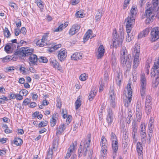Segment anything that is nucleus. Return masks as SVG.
<instances>
[{
    "mask_svg": "<svg viewBox=\"0 0 159 159\" xmlns=\"http://www.w3.org/2000/svg\"><path fill=\"white\" fill-rule=\"evenodd\" d=\"M137 12V9L133 6L130 10L129 16L125 20L127 28H131L133 25L134 23L136 15Z\"/></svg>",
    "mask_w": 159,
    "mask_h": 159,
    "instance_id": "nucleus-1",
    "label": "nucleus"
},
{
    "mask_svg": "<svg viewBox=\"0 0 159 159\" xmlns=\"http://www.w3.org/2000/svg\"><path fill=\"white\" fill-rule=\"evenodd\" d=\"M31 51L28 48H21L18 51L16 52L12 56H11L13 61H16L17 59L20 57H26L31 53Z\"/></svg>",
    "mask_w": 159,
    "mask_h": 159,
    "instance_id": "nucleus-2",
    "label": "nucleus"
},
{
    "mask_svg": "<svg viewBox=\"0 0 159 159\" xmlns=\"http://www.w3.org/2000/svg\"><path fill=\"white\" fill-rule=\"evenodd\" d=\"M90 145V140H82L78 149V156H81L83 154L84 156L87 155V151L89 150L88 148Z\"/></svg>",
    "mask_w": 159,
    "mask_h": 159,
    "instance_id": "nucleus-3",
    "label": "nucleus"
},
{
    "mask_svg": "<svg viewBox=\"0 0 159 159\" xmlns=\"http://www.w3.org/2000/svg\"><path fill=\"white\" fill-rule=\"evenodd\" d=\"M140 51V47L138 44H136L134 46L133 49V55L134 58L133 65V71L135 72V69L138 67L139 64V56Z\"/></svg>",
    "mask_w": 159,
    "mask_h": 159,
    "instance_id": "nucleus-4",
    "label": "nucleus"
},
{
    "mask_svg": "<svg viewBox=\"0 0 159 159\" xmlns=\"http://www.w3.org/2000/svg\"><path fill=\"white\" fill-rule=\"evenodd\" d=\"M124 39L123 34L120 32L119 34H117L116 30H114L113 33V44L114 47L117 48L121 46Z\"/></svg>",
    "mask_w": 159,
    "mask_h": 159,
    "instance_id": "nucleus-5",
    "label": "nucleus"
},
{
    "mask_svg": "<svg viewBox=\"0 0 159 159\" xmlns=\"http://www.w3.org/2000/svg\"><path fill=\"white\" fill-rule=\"evenodd\" d=\"M128 94L126 96L125 98L124 99V102L125 107H128L130 104L132 100V89L131 88V84H129L127 85Z\"/></svg>",
    "mask_w": 159,
    "mask_h": 159,
    "instance_id": "nucleus-6",
    "label": "nucleus"
},
{
    "mask_svg": "<svg viewBox=\"0 0 159 159\" xmlns=\"http://www.w3.org/2000/svg\"><path fill=\"white\" fill-rule=\"evenodd\" d=\"M121 63L125 68H126V71H129L131 66V60L129 57H121Z\"/></svg>",
    "mask_w": 159,
    "mask_h": 159,
    "instance_id": "nucleus-7",
    "label": "nucleus"
},
{
    "mask_svg": "<svg viewBox=\"0 0 159 159\" xmlns=\"http://www.w3.org/2000/svg\"><path fill=\"white\" fill-rule=\"evenodd\" d=\"M159 68V57L158 59L156 60L154 62V65L152 67V71L151 72L152 75L155 76L156 79L159 78V69L157 70Z\"/></svg>",
    "mask_w": 159,
    "mask_h": 159,
    "instance_id": "nucleus-8",
    "label": "nucleus"
},
{
    "mask_svg": "<svg viewBox=\"0 0 159 159\" xmlns=\"http://www.w3.org/2000/svg\"><path fill=\"white\" fill-rule=\"evenodd\" d=\"M151 41L154 42L159 38V28L155 27L152 29L151 32Z\"/></svg>",
    "mask_w": 159,
    "mask_h": 159,
    "instance_id": "nucleus-9",
    "label": "nucleus"
},
{
    "mask_svg": "<svg viewBox=\"0 0 159 159\" xmlns=\"http://www.w3.org/2000/svg\"><path fill=\"white\" fill-rule=\"evenodd\" d=\"M107 115L106 120L108 126H111L114 120V115L112 109L109 108L107 109Z\"/></svg>",
    "mask_w": 159,
    "mask_h": 159,
    "instance_id": "nucleus-10",
    "label": "nucleus"
},
{
    "mask_svg": "<svg viewBox=\"0 0 159 159\" xmlns=\"http://www.w3.org/2000/svg\"><path fill=\"white\" fill-rule=\"evenodd\" d=\"M48 34H45L43 35L41 41L39 40L37 42V45L41 47L46 46L47 44V38L48 37Z\"/></svg>",
    "mask_w": 159,
    "mask_h": 159,
    "instance_id": "nucleus-11",
    "label": "nucleus"
},
{
    "mask_svg": "<svg viewBox=\"0 0 159 159\" xmlns=\"http://www.w3.org/2000/svg\"><path fill=\"white\" fill-rule=\"evenodd\" d=\"M30 50H31V53L30 54V55H28L26 56H30L29 59L30 61L29 63L30 64H33L35 65L37 61L38 60V58H37V56L35 54H32V53L33 52V50H32L30 48H28Z\"/></svg>",
    "mask_w": 159,
    "mask_h": 159,
    "instance_id": "nucleus-12",
    "label": "nucleus"
},
{
    "mask_svg": "<svg viewBox=\"0 0 159 159\" xmlns=\"http://www.w3.org/2000/svg\"><path fill=\"white\" fill-rule=\"evenodd\" d=\"M57 56L58 59L60 61H64L67 56V52L66 49H61L59 52Z\"/></svg>",
    "mask_w": 159,
    "mask_h": 159,
    "instance_id": "nucleus-13",
    "label": "nucleus"
},
{
    "mask_svg": "<svg viewBox=\"0 0 159 159\" xmlns=\"http://www.w3.org/2000/svg\"><path fill=\"white\" fill-rule=\"evenodd\" d=\"M80 28V26L77 24L73 25L70 30L69 34L71 35L75 34L79 31Z\"/></svg>",
    "mask_w": 159,
    "mask_h": 159,
    "instance_id": "nucleus-14",
    "label": "nucleus"
},
{
    "mask_svg": "<svg viewBox=\"0 0 159 159\" xmlns=\"http://www.w3.org/2000/svg\"><path fill=\"white\" fill-rule=\"evenodd\" d=\"M157 11L154 10L152 7H151L146 11V16H151V18L152 19V18H154L155 17V14L154 13L157 12Z\"/></svg>",
    "mask_w": 159,
    "mask_h": 159,
    "instance_id": "nucleus-15",
    "label": "nucleus"
},
{
    "mask_svg": "<svg viewBox=\"0 0 159 159\" xmlns=\"http://www.w3.org/2000/svg\"><path fill=\"white\" fill-rule=\"evenodd\" d=\"M137 150L138 153L139 159H143V147L140 142H138L137 144Z\"/></svg>",
    "mask_w": 159,
    "mask_h": 159,
    "instance_id": "nucleus-16",
    "label": "nucleus"
},
{
    "mask_svg": "<svg viewBox=\"0 0 159 159\" xmlns=\"http://www.w3.org/2000/svg\"><path fill=\"white\" fill-rule=\"evenodd\" d=\"M83 54L82 53L76 52L73 54L71 56V60H77L81 59L83 57Z\"/></svg>",
    "mask_w": 159,
    "mask_h": 159,
    "instance_id": "nucleus-17",
    "label": "nucleus"
},
{
    "mask_svg": "<svg viewBox=\"0 0 159 159\" xmlns=\"http://www.w3.org/2000/svg\"><path fill=\"white\" fill-rule=\"evenodd\" d=\"M132 27L133 26H131V28H127L126 26V31L128 34L127 36L126 37V41L128 42H130L131 40L133 38V35L131 34V33L130 34V33L131 31Z\"/></svg>",
    "mask_w": 159,
    "mask_h": 159,
    "instance_id": "nucleus-18",
    "label": "nucleus"
},
{
    "mask_svg": "<svg viewBox=\"0 0 159 159\" xmlns=\"http://www.w3.org/2000/svg\"><path fill=\"white\" fill-rule=\"evenodd\" d=\"M58 118V115L57 113H55L53 115L52 120L50 121V125L52 127H54L56 125Z\"/></svg>",
    "mask_w": 159,
    "mask_h": 159,
    "instance_id": "nucleus-19",
    "label": "nucleus"
},
{
    "mask_svg": "<svg viewBox=\"0 0 159 159\" xmlns=\"http://www.w3.org/2000/svg\"><path fill=\"white\" fill-rule=\"evenodd\" d=\"M140 86L146 87V79L145 75L143 73L141 74L140 75Z\"/></svg>",
    "mask_w": 159,
    "mask_h": 159,
    "instance_id": "nucleus-20",
    "label": "nucleus"
},
{
    "mask_svg": "<svg viewBox=\"0 0 159 159\" xmlns=\"http://www.w3.org/2000/svg\"><path fill=\"white\" fill-rule=\"evenodd\" d=\"M98 54L97 57L98 59L102 57L104 53V48L102 45H101L99 47L98 49Z\"/></svg>",
    "mask_w": 159,
    "mask_h": 159,
    "instance_id": "nucleus-21",
    "label": "nucleus"
},
{
    "mask_svg": "<svg viewBox=\"0 0 159 159\" xmlns=\"http://www.w3.org/2000/svg\"><path fill=\"white\" fill-rule=\"evenodd\" d=\"M61 45L60 44H56L55 43H50V53L57 50L61 48Z\"/></svg>",
    "mask_w": 159,
    "mask_h": 159,
    "instance_id": "nucleus-22",
    "label": "nucleus"
},
{
    "mask_svg": "<svg viewBox=\"0 0 159 159\" xmlns=\"http://www.w3.org/2000/svg\"><path fill=\"white\" fill-rule=\"evenodd\" d=\"M68 127L67 124H63L60 125L59 127L58 130L57 131V134H61L62 133L66 128Z\"/></svg>",
    "mask_w": 159,
    "mask_h": 159,
    "instance_id": "nucleus-23",
    "label": "nucleus"
},
{
    "mask_svg": "<svg viewBox=\"0 0 159 159\" xmlns=\"http://www.w3.org/2000/svg\"><path fill=\"white\" fill-rule=\"evenodd\" d=\"M152 8L156 11H159V0H152Z\"/></svg>",
    "mask_w": 159,
    "mask_h": 159,
    "instance_id": "nucleus-24",
    "label": "nucleus"
},
{
    "mask_svg": "<svg viewBox=\"0 0 159 159\" xmlns=\"http://www.w3.org/2000/svg\"><path fill=\"white\" fill-rule=\"evenodd\" d=\"M149 31V28H147L145 29L139 34L138 35V38H141L143 37H145L148 34Z\"/></svg>",
    "mask_w": 159,
    "mask_h": 159,
    "instance_id": "nucleus-25",
    "label": "nucleus"
},
{
    "mask_svg": "<svg viewBox=\"0 0 159 159\" xmlns=\"http://www.w3.org/2000/svg\"><path fill=\"white\" fill-rule=\"evenodd\" d=\"M75 149V146L73 143L72 145H71L68 149V151L67 153L66 158H68L70 156V153L73 152Z\"/></svg>",
    "mask_w": 159,
    "mask_h": 159,
    "instance_id": "nucleus-26",
    "label": "nucleus"
},
{
    "mask_svg": "<svg viewBox=\"0 0 159 159\" xmlns=\"http://www.w3.org/2000/svg\"><path fill=\"white\" fill-rule=\"evenodd\" d=\"M136 112H142V107L141 103L140 101H138L136 105Z\"/></svg>",
    "mask_w": 159,
    "mask_h": 159,
    "instance_id": "nucleus-27",
    "label": "nucleus"
},
{
    "mask_svg": "<svg viewBox=\"0 0 159 159\" xmlns=\"http://www.w3.org/2000/svg\"><path fill=\"white\" fill-rule=\"evenodd\" d=\"M121 54L122 55V57H128V53L126 50V48L125 47H123L120 51Z\"/></svg>",
    "mask_w": 159,
    "mask_h": 159,
    "instance_id": "nucleus-28",
    "label": "nucleus"
},
{
    "mask_svg": "<svg viewBox=\"0 0 159 159\" xmlns=\"http://www.w3.org/2000/svg\"><path fill=\"white\" fill-rule=\"evenodd\" d=\"M116 79V84L120 86L121 84V81L122 80L121 74L117 73Z\"/></svg>",
    "mask_w": 159,
    "mask_h": 159,
    "instance_id": "nucleus-29",
    "label": "nucleus"
},
{
    "mask_svg": "<svg viewBox=\"0 0 159 159\" xmlns=\"http://www.w3.org/2000/svg\"><path fill=\"white\" fill-rule=\"evenodd\" d=\"M140 93L143 99L144 98L145 93L146 91V87L140 86Z\"/></svg>",
    "mask_w": 159,
    "mask_h": 159,
    "instance_id": "nucleus-30",
    "label": "nucleus"
},
{
    "mask_svg": "<svg viewBox=\"0 0 159 159\" xmlns=\"http://www.w3.org/2000/svg\"><path fill=\"white\" fill-rule=\"evenodd\" d=\"M68 25L67 23H64V25L62 24L60 25L54 31V32H58L61 31L63 29L66 28Z\"/></svg>",
    "mask_w": 159,
    "mask_h": 159,
    "instance_id": "nucleus-31",
    "label": "nucleus"
},
{
    "mask_svg": "<svg viewBox=\"0 0 159 159\" xmlns=\"http://www.w3.org/2000/svg\"><path fill=\"white\" fill-rule=\"evenodd\" d=\"M102 144V147L103 148H107V141L106 139L104 136H102L101 141V145Z\"/></svg>",
    "mask_w": 159,
    "mask_h": 159,
    "instance_id": "nucleus-32",
    "label": "nucleus"
},
{
    "mask_svg": "<svg viewBox=\"0 0 159 159\" xmlns=\"http://www.w3.org/2000/svg\"><path fill=\"white\" fill-rule=\"evenodd\" d=\"M14 141V144L17 146L20 145L23 143L22 140L18 138H15Z\"/></svg>",
    "mask_w": 159,
    "mask_h": 159,
    "instance_id": "nucleus-33",
    "label": "nucleus"
},
{
    "mask_svg": "<svg viewBox=\"0 0 159 159\" xmlns=\"http://www.w3.org/2000/svg\"><path fill=\"white\" fill-rule=\"evenodd\" d=\"M112 147L113 152H117L118 150V143L117 141L112 142Z\"/></svg>",
    "mask_w": 159,
    "mask_h": 159,
    "instance_id": "nucleus-34",
    "label": "nucleus"
},
{
    "mask_svg": "<svg viewBox=\"0 0 159 159\" xmlns=\"http://www.w3.org/2000/svg\"><path fill=\"white\" fill-rule=\"evenodd\" d=\"M96 94V92H95V90H92L90 94L88 96V99L89 100L92 101L94 97L95 96Z\"/></svg>",
    "mask_w": 159,
    "mask_h": 159,
    "instance_id": "nucleus-35",
    "label": "nucleus"
},
{
    "mask_svg": "<svg viewBox=\"0 0 159 159\" xmlns=\"http://www.w3.org/2000/svg\"><path fill=\"white\" fill-rule=\"evenodd\" d=\"M58 144L57 141L56 139L54 140L52 143V149L51 150L55 151L57 149Z\"/></svg>",
    "mask_w": 159,
    "mask_h": 159,
    "instance_id": "nucleus-36",
    "label": "nucleus"
},
{
    "mask_svg": "<svg viewBox=\"0 0 159 159\" xmlns=\"http://www.w3.org/2000/svg\"><path fill=\"white\" fill-rule=\"evenodd\" d=\"M4 34L5 36L7 38L10 37L11 35V34L10 31L7 27H5L4 29Z\"/></svg>",
    "mask_w": 159,
    "mask_h": 159,
    "instance_id": "nucleus-37",
    "label": "nucleus"
},
{
    "mask_svg": "<svg viewBox=\"0 0 159 159\" xmlns=\"http://www.w3.org/2000/svg\"><path fill=\"white\" fill-rule=\"evenodd\" d=\"M152 99L150 95H147L146 97L145 104L152 105Z\"/></svg>",
    "mask_w": 159,
    "mask_h": 159,
    "instance_id": "nucleus-38",
    "label": "nucleus"
},
{
    "mask_svg": "<svg viewBox=\"0 0 159 159\" xmlns=\"http://www.w3.org/2000/svg\"><path fill=\"white\" fill-rule=\"evenodd\" d=\"M151 105L145 104V112L147 115L150 113L152 109Z\"/></svg>",
    "mask_w": 159,
    "mask_h": 159,
    "instance_id": "nucleus-39",
    "label": "nucleus"
},
{
    "mask_svg": "<svg viewBox=\"0 0 159 159\" xmlns=\"http://www.w3.org/2000/svg\"><path fill=\"white\" fill-rule=\"evenodd\" d=\"M75 109L76 110L78 109L80 106L81 104V102L80 98H78L75 102Z\"/></svg>",
    "mask_w": 159,
    "mask_h": 159,
    "instance_id": "nucleus-40",
    "label": "nucleus"
},
{
    "mask_svg": "<svg viewBox=\"0 0 159 159\" xmlns=\"http://www.w3.org/2000/svg\"><path fill=\"white\" fill-rule=\"evenodd\" d=\"M102 16V13L100 11H98L95 16V20L97 21H99Z\"/></svg>",
    "mask_w": 159,
    "mask_h": 159,
    "instance_id": "nucleus-41",
    "label": "nucleus"
},
{
    "mask_svg": "<svg viewBox=\"0 0 159 159\" xmlns=\"http://www.w3.org/2000/svg\"><path fill=\"white\" fill-rule=\"evenodd\" d=\"M38 60L40 62L46 63L48 61L47 58L44 57H41L38 59Z\"/></svg>",
    "mask_w": 159,
    "mask_h": 159,
    "instance_id": "nucleus-42",
    "label": "nucleus"
},
{
    "mask_svg": "<svg viewBox=\"0 0 159 159\" xmlns=\"http://www.w3.org/2000/svg\"><path fill=\"white\" fill-rule=\"evenodd\" d=\"M51 65L53 68H56L59 64L56 60H53L51 61Z\"/></svg>",
    "mask_w": 159,
    "mask_h": 159,
    "instance_id": "nucleus-43",
    "label": "nucleus"
},
{
    "mask_svg": "<svg viewBox=\"0 0 159 159\" xmlns=\"http://www.w3.org/2000/svg\"><path fill=\"white\" fill-rule=\"evenodd\" d=\"M111 140L112 141V142H115L116 141H117V137L116 136V135L113 132H112L111 133Z\"/></svg>",
    "mask_w": 159,
    "mask_h": 159,
    "instance_id": "nucleus-44",
    "label": "nucleus"
},
{
    "mask_svg": "<svg viewBox=\"0 0 159 159\" xmlns=\"http://www.w3.org/2000/svg\"><path fill=\"white\" fill-rule=\"evenodd\" d=\"M137 134V131H133L132 132V137L133 138V141L136 142L137 141V138L135 137V135Z\"/></svg>",
    "mask_w": 159,
    "mask_h": 159,
    "instance_id": "nucleus-45",
    "label": "nucleus"
},
{
    "mask_svg": "<svg viewBox=\"0 0 159 159\" xmlns=\"http://www.w3.org/2000/svg\"><path fill=\"white\" fill-rule=\"evenodd\" d=\"M11 49V46L10 45V43H7L4 47L5 50L7 52H8V51H9Z\"/></svg>",
    "mask_w": 159,
    "mask_h": 159,
    "instance_id": "nucleus-46",
    "label": "nucleus"
},
{
    "mask_svg": "<svg viewBox=\"0 0 159 159\" xmlns=\"http://www.w3.org/2000/svg\"><path fill=\"white\" fill-rule=\"evenodd\" d=\"M128 134V133L127 132H125V134L123 135L122 140L129 141Z\"/></svg>",
    "mask_w": 159,
    "mask_h": 159,
    "instance_id": "nucleus-47",
    "label": "nucleus"
},
{
    "mask_svg": "<svg viewBox=\"0 0 159 159\" xmlns=\"http://www.w3.org/2000/svg\"><path fill=\"white\" fill-rule=\"evenodd\" d=\"M138 126L136 122L134 121L132 123V129L133 131H137Z\"/></svg>",
    "mask_w": 159,
    "mask_h": 159,
    "instance_id": "nucleus-48",
    "label": "nucleus"
},
{
    "mask_svg": "<svg viewBox=\"0 0 159 159\" xmlns=\"http://www.w3.org/2000/svg\"><path fill=\"white\" fill-rule=\"evenodd\" d=\"M87 78V76L84 73L81 74L80 77V79L82 81H84Z\"/></svg>",
    "mask_w": 159,
    "mask_h": 159,
    "instance_id": "nucleus-49",
    "label": "nucleus"
},
{
    "mask_svg": "<svg viewBox=\"0 0 159 159\" xmlns=\"http://www.w3.org/2000/svg\"><path fill=\"white\" fill-rule=\"evenodd\" d=\"M137 120L139 122L142 117V112H136Z\"/></svg>",
    "mask_w": 159,
    "mask_h": 159,
    "instance_id": "nucleus-50",
    "label": "nucleus"
},
{
    "mask_svg": "<svg viewBox=\"0 0 159 159\" xmlns=\"http://www.w3.org/2000/svg\"><path fill=\"white\" fill-rule=\"evenodd\" d=\"M11 56H6L5 57H4L3 59H2V61L3 62H6L7 61H10V60H11L12 58H11Z\"/></svg>",
    "mask_w": 159,
    "mask_h": 159,
    "instance_id": "nucleus-51",
    "label": "nucleus"
},
{
    "mask_svg": "<svg viewBox=\"0 0 159 159\" xmlns=\"http://www.w3.org/2000/svg\"><path fill=\"white\" fill-rule=\"evenodd\" d=\"M75 16L77 17L80 18H82L84 16L83 13L81 11H78L76 13Z\"/></svg>",
    "mask_w": 159,
    "mask_h": 159,
    "instance_id": "nucleus-52",
    "label": "nucleus"
},
{
    "mask_svg": "<svg viewBox=\"0 0 159 159\" xmlns=\"http://www.w3.org/2000/svg\"><path fill=\"white\" fill-rule=\"evenodd\" d=\"M19 93L21 94H22L23 96H26L28 93V91L25 89H22Z\"/></svg>",
    "mask_w": 159,
    "mask_h": 159,
    "instance_id": "nucleus-53",
    "label": "nucleus"
},
{
    "mask_svg": "<svg viewBox=\"0 0 159 159\" xmlns=\"http://www.w3.org/2000/svg\"><path fill=\"white\" fill-rule=\"evenodd\" d=\"M110 103L112 107L113 108L115 107L116 105L115 102V98H110Z\"/></svg>",
    "mask_w": 159,
    "mask_h": 159,
    "instance_id": "nucleus-54",
    "label": "nucleus"
},
{
    "mask_svg": "<svg viewBox=\"0 0 159 159\" xmlns=\"http://www.w3.org/2000/svg\"><path fill=\"white\" fill-rule=\"evenodd\" d=\"M110 98H115L114 90L112 88H111L109 91Z\"/></svg>",
    "mask_w": 159,
    "mask_h": 159,
    "instance_id": "nucleus-55",
    "label": "nucleus"
},
{
    "mask_svg": "<svg viewBox=\"0 0 159 159\" xmlns=\"http://www.w3.org/2000/svg\"><path fill=\"white\" fill-rule=\"evenodd\" d=\"M72 119V117L71 115H69L68 116L66 121V123L65 124H67V125H68L71 122Z\"/></svg>",
    "mask_w": 159,
    "mask_h": 159,
    "instance_id": "nucleus-56",
    "label": "nucleus"
},
{
    "mask_svg": "<svg viewBox=\"0 0 159 159\" xmlns=\"http://www.w3.org/2000/svg\"><path fill=\"white\" fill-rule=\"evenodd\" d=\"M132 116L131 113H129L128 116L126 118L127 123L128 124H129L131 122V118Z\"/></svg>",
    "mask_w": 159,
    "mask_h": 159,
    "instance_id": "nucleus-57",
    "label": "nucleus"
},
{
    "mask_svg": "<svg viewBox=\"0 0 159 159\" xmlns=\"http://www.w3.org/2000/svg\"><path fill=\"white\" fill-rule=\"evenodd\" d=\"M31 102L30 99L29 98H27L25 99L23 102V103L24 105L26 106L28 104L30 103Z\"/></svg>",
    "mask_w": 159,
    "mask_h": 159,
    "instance_id": "nucleus-58",
    "label": "nucleus"
},
{
    "mask_svg": "<svg viewBox=\"0 0 159 159\" xmlns=\"http://www.w3.org/2000/svg\"><path fill=\"white\" fill-rule=\"evenodd\" d=\"M47 124V121H41L38 125L39 127H43L46 125Z\"/></svg>",
    "mask_w": 159,
    "mask_h": 159,
    "instance_id": "nucleus-59",
    "label": "nucleus"
},
{
    "mask_svg": "<svg viewBox=\"0 0 159 159\" xmlns=\"http://www.w3.org/2000/svg\"><path fill=\"white\" fill-rule=\"evenodd\" d=\"M147 17V19L146 20V23L147 24H149L151 22H152V20L154 19V18H152V19L151 18V16H146Z\"/></svg>",
    "mask_w": 159,
    "mask_h": 159,
    "instance_id": "nucleus-60",
    "label": "nucleus"
},
{
    "mask_svg": "<svg viewBox=\"0 0 159 159\" xmlns=\"http://www.w3.org/2000/svg\"><path fill=\"white\" fill-rule=\"evenodd\" d=\"M92 37V36L91 37L90 35H89V34H87L86 33L84 37V42L86 41L89 38H91V37Z\"/></svg>",
    "mask_w": 159,
    "mask_h": 159,
    "instance_id": "nucleus-61",
    "label": "nucleus"
},
{
    "mask_svg": "<svg viewBox=\"0 0 159 159\" xmlns=\"http://www.w3.org/2000/svg\"><path fill=\"white\" fill-rule=\"evenodd\" d=\"M62 117L64 118H65L67 117V111L66 110H63L62 112Z\"/></svg>",
    "mask_w": 159,
    "mask_h": 159,
    "instance_id": "nucleus-62",
    "label": "nucleus"
},
{
    "mask_svg": "<svg viewBox=\"0 0 159 159\" xmlns=\"http://www.w3.org/2000/svg\"><path fill=\"white\" fill-rule=\"evenodd\" d=\"M140 131H145V126L144 124H141L140 126Z\"/></svg>",
    "mask_w": 159,
    "mask_h": 159,
    "instance_id": "nucleus-63",
    "label": "nucleus"
},
{
    "mask_svg": "<svg viewBox=\"0 0 159 159\" xmlns=\"http://www.w3.org/2000/svg\"><path fill=\"white\" fill-rule=\"evenodd\" d=\"M20 31V33H22L23 34L25 35L26 33V30L25 28L23 27L21 28Z\"/></svg>",
    "mask_w": 159,
    "mask_h": 159,
    "instance_id": "nucleus-64",
    "label": "nucleus"
}]
</instances>
